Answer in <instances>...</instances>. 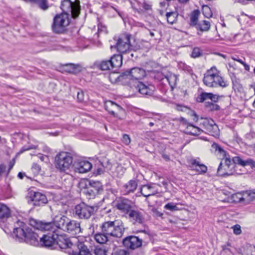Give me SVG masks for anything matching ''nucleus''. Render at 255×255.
I'll list each match as a JSON object with an SVG mask.
<instances>
[{
    "mask_svg": "<svg viewBox=\"0 0 255 255\" xmlns=\"http://www.w3.org/2000/svg\"><path fill=\"white\" fill-rule=\"evenodd\" d=\"M191 163L192 166H195V168L194 169L200 174L205 173L207 171V167L203 164H201L196 159H192Z\"/></svg>",
    "mask_w": 255,
    "mask_h": 255,
    "instance_id": "c85d7f7f",
    "label": "nucleus"
},
{
    "mask_svg": "<svg viewBox=\"0 0 255 255\" xmlns=\"http://www.w3.org/2000/svg\"><path fill=\"white\" fill-rule=\"evenodd\" d=\"M124 58L123 54L114 55L110 58L112 69L115 68H119L122 65V60Z\"/></svg>",
    "mask_w": 255,
    "mask_h": 255,
    "instance_id": "bb28decb",
    "label": "nucleus"
},
{
    "mask_svg": "<svg viewBox=\"0 0 255 255\" xmlns=\"http://www.w3.org/2000/svg\"><path fill=\"white\" fill-rule=\"evenodd\" d=\"M25 175L24 173H22V172H19L18 174V177L20 179H23V177H24V175Z\"/></svg>",
    "mask_w": 255,
    "mask_h": 255,
    "instance_id": "774afa93",
    "label": "nucleus"
},
{
    "mask_svg": "<svg viewBox=\"0 0 255 255\" xmlns=\"http://www.w3.org/2000/svg\"><path fill=\"white\" fill-rule=\"evenodd\" d=\"M232 161L233 162L232 164H234L235 166V164H238L242 166H246L247 165H250L252 167L255 166V161L251 158L244 160L239 156H235L233 158Z\"/></svg>",
    "mask_w": 255,
    "mask_h": 255,
    "instance_id": "b1692460",
    "label": "nucleus"
},
{
    "mask_svg": "<svg viewBox=\"0 0 255 255\" xmlns=\"http://www.w3.org/2000/svg\"><path fill=\"white\" fill-rule=\"evenodd\" d=\"M139 93L143 96H151L153 94L154 87L152 85L146 86L141 82H139L136 86Z\"/></svg>",
    "mask_w": 255,
    "mask_h": 255,
    "instance_id": "aec40b11",
    "label": "nucleus"
},
{
    "mask_svg": "<svg viewBox=\"0 0 255 255\" xmlns=\"http://www.w3.org/2000/svg\"><path fill=\"white\" fill-rule=\"evenodd\" d=\"M32 167V168L35 169L36 171H39L41 169L40 166L36 163H33Z\"/></svg>",
    "mask_w": 255,
    "mask_h": 255,
    "instance_id": "4d7b16f0",
    "label": "nucleus"
},
{
    "mask_svg": "<svg viewBox=\"0 0 255 255\" xmlns=\"http://www.w3.org/2000/svg\"><path fill=\"white\" fill-rule=\"evenodd\" d=\"M84 92L83 91L78 92L77 93V99L80 102L84 101Z\"/></svg>",
    "mask_w": 255,
    "mask_h": 255,
    "instance_id": "603ef678",
    "label": "nucleus"
},
{
    "mask_svg": "<svg viewBox=\"0 0 255 255\" xmlns=\"http://www.w3.org/2000/svg\"><path fill=\"white\" fill-rule=\"evenodd\" d=\"M14 164H15V159H13L9 162V168H8V171L7 172V173H6V176H8L9 172H10V170L13 168Z\"/></svg>",
    "mask_w": 255,
    "mask_h": 255,
    "instance_id": "5fc2aeb1",
    "label": "nucleus"
},
{
    "mask_svg": "<svg viewBox=\"0 0 255 255\" xmlns=\"http://www.w3.org/2000/svg\"><path fill=\"white\" fill-rule=\"evenodd\" d=\"M145 75V70L138 67H134L122 73L123 76H129L130 78L135 80L141 79Z\"/></svg>",
    "mask_w": 255,
    "mask_h": 255,
    "instance_id": "2eb2a0df",
    "label": "nucleus"
},
{
    "mask_svg": "<svg viewBox=\"0 0 255 255\" xmlns=\"http://www.w3.org/2000/svg\"><path fill=\"white\" fill-rule=\"evenodd\" d=\"M179 68H182L183 70H187L188 68V67L187 65L185 64L184 63H182L179 64Z\"/></svg>",
    "mask_w": 255,
    "mask_h": 255,
    "instance_id": "bf43d9fd",
    "label": "nucleus"
},
{
    "mask_svg": "<svg viewBox=\"0 0 255 255\" xmlns=\"http://www.w3.org/2000/svg\"><path fill=\"white\" fill-rule=\"evenodd\" d=\"M109 236L105 234L103 232L98 233L95 235V239L96 241L101 244H105L108 241Z\"/></svg>",
    "mask_w": 255,
    "mask_h": 255,
    "instance_id": "f704fd0d",
    "label": "nucleus"
},
{
    "mask_svg": "<svg viewBox=\"0 0 255 255\" xmlns=\"http://www.w3.org/2000/svg\"><path fill=\"white\" fill-rule=\"evenodd\" d=\"M210 23L209 21L202 20L198 22L195 27L197 30L201 31H207L210 29Z\"/></svg>",
    "mask_w": 255,
    "mask_h": 255,
    "instance_id": "72a5a7b5",
    "label": "nucleus"
},
{
    "mask_svg": "<svg viewBox=\"0 0 255 255\" xmlns=\"http://www.w3.org/2000/svg\"><path fill=\"white\" fill-rule=\"evenodd\" d=\"M219 97L215 94L211 93L210 99L214 103H217L219 100Z\"/></svg>",
    "mask_w": 255,
    "mask_h": 255,
    "instance_id": "864d4df0",
    "label": "nucleus"
},
{
    "mask_svg": "<svg viewBox=\"0 0 255 255\" xmlns=\"http://www.w3.org/2000/svg\"><path fill=\"white\" fill-rule=\"evenodd\" d=\"M12 236L16 241L35 247L39 246L40 237L25 223L18 220L14 225Z\"/></svg>",
    "mask_w": 255,
    "mask_h": 255,
    "instance_id": "7ed1b4c3",
    "label": "nucleus"
},
{
    "mask_svg": "<svg viewBox=\"0 0 255 255\" xmlns=\"http://www.w3.org/2000/svg\"><path fill=\"white\" fill-rule=\"evenodd\" d=\"M65 66L66 71L70 73L76 74L81 71V66L79 65L69 63Z\"/></svg>",
    "mask_w": 255,
    "mask_h": 255,
    "instance_id": "473e14b6",
    "label": "nucleus"
},
{
    "mask_svg": "<svg viewBox=\"0 0 255 255\" xmlns=\"http://www.w3.org/2000/svg\"><path fill=\"white\" fill-rule=\"evenodd\" d=\"M243 65L245 67V69L246 71H249L250 70V66L248 64H247L245 62L244 63H243Z\"/></svg>",
    "mask_w": 255,
    "mask_h": 255,
    "instance_id": "338daca9",
    "label": "nucleus"
},
{
    "mask_svg": "<svg viewBox=\"0 0 255 255\" xmlns=\"http://www.w3.org/2000/svg\"><path fill=\"white\" fill-rule=\"evenodd\" d=\"M123 55V56L125 59H127L128 60L131 59L132 57L134 56L133 53L131 50L130 47L128 49V50L125 52Z\"/></svg>",
    "mask_w": 255,
    "mask_h": 255,
    "instance_id": "de8ad7c7",
    "label": "nucleus"
},
{
    "mask_svg": "<svg viewBox=\"0 0 255 255\" xmlns=\"http://www.w3.org/2000/svg\"><path fill=\"white\" fill-rule=\"evenodd\" d=\"M139 232L143 233L141 236L142 242L147 243L152 240L153 237L149 231L141 230Z\"/></svg>",
    "mask_w": 255,
    "mask_h": 255,
    "instance_id": "ea45409f",
    "label": "nucleus"
},
{
    "mask_svg": "<svg viewBox=\"0 0 255 255\" xmlns=\"http://www.w3.org/2000/svg\"><path fill=\"white\" fill-rule=\"evenodd\" d=\"M142 7L145 10H149L151 8V5L146 3V2H143Z\"/></svg>",
    "mask_w": 255,
    "mask_h": 255,
    "instance_id": "13d9d810",
    "label": "nucleus"
},
{
    "mask_svg": "<svg viewBox=\"0 0 255 255\" xmlns=\"http://www.w3.org/2000/svg\"><path fill=\"white\" fill-rule=\"evenodd\" d=\"M219 74V71L215 67H212L208 70L204 75V84L209 87H216L218 86L222 87H227V81H225Z\"/></svg>",
    "mask_w": 255,
    "mask_h": 255,
    "instance_id": "423d86ee",
    "label": "nucleus"
},
{
    "mask_svg": "<svg viewBox=\"0 0 255 255\" xmlns=\"http://www.w3.org/2000/svg\"><path fill=\"white\" fill-rule=\"evenodd\" d=\"M10 218L9 208L3 204L0 203V224L4 223Z\"/></svg>",
    "mask_w": 255,
    "mask_h": 255,
    "instance_id": "4be33fe9",
    "label": "nucleus"
},
{
    "mask_svg": "<svg viewBox=\"0 0 255 255\" xmlns=\"http://www.w3.org/2000/svg\"><path fill=\"white\" fill-rule=\"evenodd\" d=\"M162 157L167 161H168L170 160V157L168 155L163 154L162 155Z\"/></svg>",
    "mask_w": 255,
    "mask_h": 255,
    "instance_id": "69168bd1",
    "label": "nucleus"
},
{
    "mask_svg": "<svg viewBox=\"0 0 255 255\" xmlns=\"http://www.w3.org/2000/svg\"><path fill=\"white\" fill-rule=\"evenodd\" d=\"M206 107L209 108L211 111H218L220 110V106L211 102L206 103Z\"/></svg>",
    "mask_w": 255,
    "mask_h": 255,
    "instance_id": "a18cd8bd",
    "label": "nucleus"
},
{
    "mask_svg": "<svg viewBox=\"0 0 255 255\" xmlns=\"http://www.w3.org/2000/svg\"><path fill=\"white\" fill-rule=\"evenodd\" d=\"M233 229L234 233L237 235H240L242 233L241 226L238 224H236L232 227Z\"/></svg>",
    "mask_w": 255,
    "mask_h": 255,
    "instance_id": "8fccbe9b",
    "label": "nucleus"
},
{
    "mask_svg": "<svg viewBox=\"0 0 255 255\" xmlns=\"http://www.w3.org/2000/svg\"><path fill=\"white\" fill-rule=\"evenodd\" d=\"M203 14L207 18H209L212 16L211 10L207 5H205L203 7Z\"/></svg>",
    "mask_w": 255,
    "mask_h": 255,
    "instance_id": "c03bdc74",
    "label": "nucleus"
},
{
    "mask_svg": "<svg viewBox=\"0 0 255 255\" xmlns=\"http://www.w3.org/2000/svg\"><path fill=\"white\" fill-rule=\"evenodd\" d=\"M111 62L110 59H105L97 61L95 63V65L97 68L101 70H110L112 69Z\"/></svg>",
    "mask_w": 255,
    "mask_h": 255,
    "instance_id": "a878e982",
    "label": "nucleus"
},
{
    "mask_svg": "<svg viewBox=\"0 0 255 255\" xmlns=\"http://www.w3.org/2000/svg\"><path fill=\"white\" fill-rule=\"evenodd\" d=\"M6 166L4 164H0V176L5 171Z\"/></svg>",
    "mask_w": 255,
    "mask_h": 255,
    "instance_id": "6e6d98bb",
    "label": "nucleus"
},
{
    "mask_svg": "<svg viewBox=\"0 0 255 255\" xmlns=\"http://www.w3.org/2000/svg\"><path fill=\"white\" fill-rule=\"evenodd\" d=\"M211 93L202 92L197 97V101L199 103H203L205 100L210 99Z\"/></svg>",
    "mask_w": 255,
    "mask_h": 255,
    "instance_id": "a19ab883",
    "label": "nucleus"
},
{
    "mask_svg": "<svg viewBox=\"0 0 255 255\" xmlns=\"http://www.w3.org/2000/svg\"><path fill=\"white\" fill-rule=\"evenodd\" d=\"M29 224L34 229L41 231H51L52 232L51 234H54L56 230V228L53 221L52 222H43L42 221L31 218L29 220Z\"/></svg>",
    "mask_w": 255,
    "mask_h": 255,
    "instance_id": "9b49d317",
    "label": "nucleus"
},
{
    "mask_svg": "<svg viewBox=\"0 0 255 255\" xmlns=\"http://www.w3.org/2000/svg\"><path fill=\"white\" fill-rule=\"evenodd\" d=\"M55 245H58L60 249L69 255H93L83 243L74 245L69 239L62 235L56 234ZM94 255H102L104 252L102 250H95Z\"/></svg>",
    "mask_w": 255,
    "mask_h": 255,
    "instance_id": "f03ea898",
    "label": "nucleus"
},
{
    "mask_svg": "<svg viewBox=\"0 0 255 255\" xmlns=\"http://www.w3.org/2000/svg\"><path fill=\"white\" fill-rule=\"evenodd\" d=\"M32 149V147H29H29H22V148L20 149V151H19V153H21L23 152L24 151H26V150H29V149Z\"/></svg>",
    "mask_w": 255,
    "mask_h": 255,
    "instance_id": "0e129e2a",
    "label": "nucleus"
},
{
    "mask_svg": "<svg viewBox=\"0 0 255 255\" xmlns=\"http://www.w3.org/2000/svg\"><path fill=\"white\" fill-rule=\"evenodd\" d=\"M192 116H194L193 120L197 122L198 120V116L197 114L194 111H193L192 112Z\"/></svg>",
    "mask_w": 255,
    "mask_h": 255,
    "instance_id": "680f3d73",
    "label": "nucleus"
},
{
    "mask_svg": "<svg viewBox=\"0 0 255 255\" xmlns=\"http://www.w3.org/2000/svg\"><path fill=\"white\" fill-rule=\"evenodd\" d=\"M55 236L56 234L51 233L43 235L40 237L39 247L53 249L55 246Z\"/></svg>",
    "mask_w": 255,
    "mask_h": 255,
    "instance_id": "dca6fc26",
    "label": "nucleus"
},
{
    "mask_svg": "<svg viewBox=\"0 0 255 255\" xmlns=\"http://www.w3.org/2000/svg\"><path fill=\"white\" fill-rule=\"evenodd\" d=\"M64 231L72 235L78 234L81 232L80 223L76 221L71 220L69 219Z\"/></svg>",
    "mask_w": 255,
    "mask_h": 255,
    "instance_id": "6ab92c4d",
    "label": "nucleus"
},
{
    "mask_svg": "<svg viewBox=\"0 0 255 255\" xmlns=\"http://www.w3.org/2000/svg\"><path fill=\"white\" fill-rule=\"evenodd\" d=\"M68 220L69 218L64 215H59L55 216L53 219L55 228L64 231Z\"/></svg>",
    "mask_w": 255,
    "mask_h": 255,
    "instance_id": "412c9836",
    "label": "nucleus"
},
{
    "mask_svg": "<svg viewBox=\"0 0 255 255\" xmlns=\"http://www.w3.org/2000/svg\"><path fill=\"white\" fill-rule=\"evenodd\" d=\"M85 189V193L89 198H94L97 194L103 190L102 183L99 181L90 180Z\"/></svg>",
    "mask_w": 255,
    "mask_h": 255,
    "instance_id": "ddd939ff",
    "label": "nucleus"
},
{
    "mask_svg": "<svg viewBox=\"0 0 255 255\" xmlns=\"http://www.w3.org/2000/svg\"><path fill=\"white\" fill-rule=\"evenodd\" d=\"M187 131L186 132L190 135L197 136L202 132L201 130L199 128L194 126L191 124H188L186 127Z\"/></svg>",
    "mask_w": 255,
    "mask_h": 255,
    "instance_id": "c756f323",
    "label": "nucleus"
},
{
    "mask_svg": "<svg viewBox=\"0 0 255 255\" xmlns=\"http://www.w3.org/2000/svg\"><path fill=\"white\" fill-rule=\"evenodd\" d=\"M211 150L215 153L220 154L223 157L227 156L226 151L218 143L214 142L211 145Z\"/></svg>",
    "mask_w": 255,
    "mask_h": 255,
    "instance_id": "7c9ffc66",
    "label": "nucleus"
},
{
    "mask_svg": "<svg viewBox=\"0 0 255 255\" xmlns=\"http://www.w3.org/2000/svg\"><path fill=\"white\" fill-rule=\"evenodd\" d=\"M122 141L126 145H128L130 143L131 140L128 134H124L123 135Z\"/></svg>",
    "mask_w": 255,
    "mask_h": 255,
    "instance_id": "3c124183",
    "label": "nucleus"
},
{
    "mask_svg": "<svg viewBox=\"0 0 255 255\" xmlns=\"http://www.w3.org/2000/svg\"><path fill=\"white\" fill-rule=\"evenodd\" d=\"M177 79V76L175 74H167L164 76V78H162V80L164 82H167L172 88H173L176 85Z\"/></svg>",
    "mask_w": 255,
    "mask_h": 255,
    "instance_id": "2f4dec72",
    "label": "nucleus"
},
{
    "mask_svg": "<svg viewBox=\"0 0 255 255\" xmlns=\"http://www.w3.org/2000/svg\"><path fill=\"white\" fill-rule=\"evenodd\" d=\"M164 208L171 211L178 210V207L172 203H168L164 206Z\"/></svg>",
    "mask_w": 255,
    "mask_h": 255,
    "instance_id": "09e8293b",
    "label": "nucleus"
},
{
    "mask_svg": "<svg viewBox=\"0 0 255 255\" xmlns=\"http://www.w3.org/2000/svg\"><path fill=\"white\" fill-rule=\"evenodd\" d=\"M250 251H251V254L247 253V255H255V247L251 248Z\"/></svg>",
    "mask_w": 255,
    "mask_h": 255,
    "instance_id": "052dcab7",
    "label": "nucleus"
},
{
    "mask_svg": "<svg viewBox=\"0 0 255 255\" xmlns=\"http://www.w3.org/2000/svg\"><path fill=\"white\" fill-rule=\"evenodd\" d=\"M96 250H102L104 252V254L102 255H130L129 252L125 250H119L115 252L114 254L113 252L109 250H106V249L102 250L101 249H96Z\"/></svg>",
    "mask_w": 255,
    "mask_h": 255,
    "instance_id": "c9c22d12",
    "label": "nucleus"
},
{
    "mask_svg": "<svg viewBox=\"0 0 255 255\" xmlns=\"http://www.w3.org/2000/svg\"><path fill=\"white\" fill-rule=\"evenodd\" d=\"M243 196L244 203L249 204L255 199V189L243 191Z\"/></svg>",
    "mask_w": 255,
    "mask_h": 255,
    "instance_id": "cd10ccee",
    "label": "nucleus"
},
{
    "mask_svg": "<svg viewBox=\"0 0 255 255\" xmlns=\"http://www.w3.org/2000/svg\"><path fill=\"white\" fill-rule=\"evenodd\" d=\"M60 8L62 10L61 14H57L53 19L52 29L54 33H63L70 22V17L76 18L81 11L80 1L75 0H63L61 1Z\"/></svg>",
    "mask_w": 255,
    "mask_h": 255,
    "instance_id": "f257e3e1",
    "label": "nucleus"
},
{
    "mask_svg": "<svg viewBox=\"0 0 255 255\" xmlns=\"http://www.w3.org/2000/svg\"><path fill=\"white\" fill-rule=\"evenodd\" d=\"M152 187L149 185H144L140 189V192L142 196L147 197L154 195V193L151 191Z\"/></svg>",
    "mask_w": 255,
    "mask_h": 255,
    "instance_id": "e433bc0d",
    "label": "nucleus"
},
{
    "mask_svg": "<svg viewBox=\"0 0 255 255\" xmlns=\"http://www.w3.org/2000/svg\"><path fill=\"white\" fill-rule=\"evenodd\" d=\"M114 207L122 214L123 216L127 217L129 212L133 208L132 202L127 198L120 197L114 202Z\"/></svg>",
    "mask_w": 255,
    "mask_h": 255,
    "instance_id": "6e6552de",
    "label": "nucleus"
},
{
    "mask_svg": "<svg viewBox=\"0 0 255 255\" xmlns=\"http://www.w3.org/2000/svg\"><path fill=\"white\" fill-rule=\"evenodd\" d=\"M97 209L96 206H90L82 202L75 206L73 214L78 219L88 220L94 214Z\"/></svg>",
    "mask_w": 255,
    "mask_h": 255,
    "instance_id": "0eeeda50",
    "label": "nucleus"
},
{
    "mask_svg": "<svg viewBox=\"0 0 255 255\" xmlns=\"http://www.w3.org/2000/svg\"><path fill=\"white\" fill-rule=\"evenodd\" d=\"M243 192L242 193H237L232 195V199L234 202L244 203Z\"/></svg>",
    "mask_w": 255,
    "mask_h": 255,
    "instance_id": "79ce46f5",
    "label": "nucleus"
},
{
    "mask_svg": "<svg viewBox=\"0 0 255 255\" xmlns=\"http://www.w3.org/2000/svg\"><path fill=\"white\" fill-rule=\"evenodd\" d=\"M202 54L201 49L198 47H195L192 51L191 56L193 58H197Z\"/></svg>",
    "mask_w": 255,
    "mask_h": 255,
    "instance_id": "49530a36",
    "label": "nucleus"
},
{
    "mask_svg": "<svg viewBox=\"0 0 255 255\" xmlns=\"http://www.w3.org/2000/svg\"><path fill=\"white\" fill-rule=\"evenodd\" d=\"M142 240L136 236H129L123 240V243L125 247L130 249H135L140 247Z\"/></svg>",
    "mask_w": 255,
    "mask_h": 255,
    "instance_id": "a211bd4d",
    "label": "nucleus"
},
{
    "mask_svg": "<svg viewBox=\"0 0 255 255\" xmlns=\"http://www.w3.org/2000/svg\"><path fill=\"white\" fill-rule=\"evenodd\" d=\"M27 198L28 203L33 205L34 206H43L48 202L46 196L39 192L29 191Z\"/></svg>",
    "mask_w": 255,
    "mask_h": 255,
    "instance_id": "9d476101",
    "label": "nucleus"
},
{
    "mask_svg": "<svg viewBox=\"0 0 255 255\" xmlns=\"http://www.w3.org/2000/svg\"><path fill=\"white\" fill-rule=\"evenodd\" d=\"M92 167V164L85 160L78 159L73 164L72 170L75 172L84 173L89 172Z\"/></svg>",
    "mask_w": 255,
    "mask_h": 255,
    "instance_id": "4468645a",
    "label": "nucleus"
},
{
    "mask_svg": "<svg viewBox=\"0 0 255 255\" xmlns=\"http://www.w3.org/2000/svg\"><path fill=\"white\" fill-rule=\"evenodd\" d=\"M180 121L181 122H183V123L186 125L187 126H188V124H189V123L187 122V120L183 118V117H181L180 119Z\"/></svg>",
    "mask_w": 255,
    "mask_h": 255,
    "instance_id": "e2e57ef3",
    "label": "nucleus"
},
{
    "mask_svg": "<svg viewBox=\"0 0 255 255\" xmlns=\"http://www.w3.org/2000/svg\"><path fill=\"white\" fill-rule=\"evenodd\" d=\"M199 14L200 11L198 9H195L192 11L190 16V25L195 26L198 23Z\"/></svg>",
    "mask_w": 255,
    "mask_h": 255,
    "instance_id": "4c0bfd02",
    "label": "nucleus"
},
{
    "mask_svg": "<svg viewBox=\"0 0 255 255\" xmlns=\"http://www.w3.org/2000/svg\"><path fill=\"white\" fill-rule=\"evenodd\" d=\"M137 187V182L134 180H130L123 187V192L125 195L133 193Z\"/></svg>",
    "mask_w": 255,
    "mask_h": 255,
    "instance_id": "5701e85b",
    "label": "nucleus"
},
{
    "mask_svg": "<svg viewBox=\"0 0 255 255\" xmlns=\"http://www.w3.org/2000/svg\"><path fill=\"white\" fill-rule=\"evenodd\" d=\"M101 230L109 236L121 238L125 231L124 225L121 220L105 221L100 226Z\"/></svg>",
    "mask_w": 255,
    "mask_h": 255,
    "instance_id": "20e7f679",
    "label": "nucleus"
},
{
    "mask_svg": "<svg viewBox=\"0 0 255 255\" xmlns=\"http://www.w3.org/2000/svg\"><path fill=\"white\" fill-rule=\"evenodd\" d=\"M73 157L67 152H61L55 157L54 164L56 168L61 173H68L73 168Z\"/></svg>",
    "mask_w": 255,
    "mask_h": 255,
    "instance_id": "39448f33",
    "label": "nucleus"
},
{
    "mask_svg": "<svg viewBox=\"0 0 255 255\" xmlns=\"http://www.w3.org/2000/svg\"><path fill=\"white\" fill-rule=\"evenodd\" d=\"M130 35L125 33L121 34L118 38L116 45L117 50L121 54H124L127 52L130 47Z\"/></svg>",
    "mask_w": 255,
    "mask_h": 255,
    "instance_id": "f8f14e48",
    "label": "nucleus"
},
{
    "mask_svg": "<svg viewBox=\"0 0 255 255\" xmlns=\"http://www.w3.org/2000/svg\"><path fill=\"white\" fill-rule=\"evenodd\" d=\"M235 165L232 164L230 157H223L217 169L218 175L225 177L233 175L235 172Z\"/></svg>",
    "mask_w": 255,
    "mask_h": 255,
    "instance_id": "1a4fd4ad",
    "label": "nucleus"
},
{
    "mask_svg": "<svg viewBox=\"0 0 255 255\" xmlns=\"http://www.w3.org/2000/svg\"><path fill=\"white\" fill-rule=\"evenodd\" d=\"M166 16L167 22L172 24L177 21L178 14L176 12H167Z\"/></svg>",
    "mask_w": 255,
    "mask_h": 255,
    "instance_id": "58836bf2",
    "label": "nucleus"
},
{
    "mask_svg": "<svg viewBox=\"0 0 255 255\" xmlns=\"http://www.w3.org/2000/svg\"><path fill=\"white\" fill-rule=\"evenodd\" d=\"M128 215V219L133 224H143L144 217L142 211L133 210L132 208Z\"/></svg>",
    "mask_w": 255,
    "mask_h": 255,
    "instance_id": "f3484780",
    "label": "nucleus"
},
{
    "mask_svg": "<svg viewBox=\"0 0 255 255\" xmlns=\"http://www.w3.org/2000/svg\"><path fill=\"white\" fill-rule=\"evenodd\" d=\"M121 108L120 106L111 101H107L105 103V110L114 117H116L115 111L120 110Z\"/></svg>",
    "mask_w": 255,
    "mask_h": 255,
    "instance_id": "393cba45",
    "label": "nucleus"
},
{
    "mask_svg": "<svg viewBox=\"0 0 255 255\" xmlns=\"http://www.w3.org/2000/svg\"><path fill=\"white\" fill-rule=\"evenodd\" d=\"M34 3H37L38 7L43 10H47L49 6L47 0H38V2Z\"/></svg>",
    "mask_w": 255,
    "mask_h": 255,
    "instance_id": "37998d69",
    "label": "nucleus"
}]
</instances>
